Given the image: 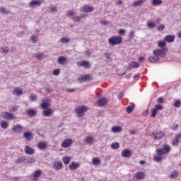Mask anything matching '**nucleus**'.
Masks as SVG:
<instances>
[{"instance_id": "nucleus-27", "label": "nucleus", "mask_w": 181, "mask_h": 181, "mask_svg": "<svg viewBox=\"0 0 181 181\" xmlns=\"http://www.w3.org/2000/svg\"><path fill=\"white\" fill-rule=\"evenodd\" d=\"M163 136H165V133H163V132H156V136H154V139L156 140L162 139Z\"/></svg>"}, {"instance_id": "nucleus-46", "label": "nucleus", "mask_w": 181, "mask_h": 181, "mask_svg": "<svg viewBox=\"0 0 181 181\" xmlns=\"http://www.w3.org/2000/svg\"><path fill=\"white\" fill-rule=\"evenodd\" d=\"M178 143H179V140H178L177 138L175 136V138L173 139L172 144H173V146H177V144H178Z\"/></svg>"}, {"instance_id": "nucleus-42", "label": "nucleus", "mask_w": 181, "mask_h": 181, "mask_svg": "<svg viewBox=\"0 0 181 181\" xmlns=\"http://www.w3.org/2000/svg\"><path fill=\"white\" fill-rule=\"evenodd\" d=\"M72 21L73 22H80V21H81V17L78 16H74L72 17Z\"/></svg>"}, {"instance_id": "nucleus-4", "label": "nucleus", "mask_w": 181, "mask_h": 181, "mask_svg": "<svg viewBox=\"0 0 181 181\" xmlns=\"http://www.w3.org/2000/svg\"><path fill=\"white\" fill-rule=\"evenodd\" d=\"M165 52H168L166 48L155 49L153 52V54L157 57H165L166 56Z\"/></svg>"}, {"instance_id": "nucleus-17", "label": "nucleus", "mask_w": 181, "mask_h": 181, "mask_svg": "<svg viewBox=\"0 0 181 181\" xmlns=\"http://www.w3.org/2000/svg\"><path fill=\"white\" fill-rule=\"evenodd\" d=\"M80 167V164L76 162H72L71 165H69V168L71 170H76Z\"/></svg>"}, {"instance_id": "nucleus-15", "label": "nucleus", "mask_w": 181, "mask_h": 181, "mask_svg": "<svg viewBox=\"0 0 181 181\" xmlns=\"http://www.w3.org/2000/svg\"><path fill=\"white\" fill-rule=\"evenodd\" d=\"M54 169H56V170H60L63 168V163L62 161L54 162L53 164Z\"/></svg>"}, {"instance_id": "nucleus-49", "label": "nucleus", "mask_w": 181, "mask_h": 181, "mask_svg": "<svg viewBox=\"0 0 181 181\" xmlns=\"http://www.w3.org/2000/svg\"><path fill=\"white\" fill-rule=\"evenodd\" d=\"M49 12L51 13H56V12H57V7H56V6H51Z\"/></svg>"}, {"instance_id": "nucleus-48", "label": "nucleus", "mask_w": 181, "mask_h": 181, "mask_svg": "<svg viewBox=\"0 0 181 181\" xmlns=\"http://www.w3.org/2000/svg\"><path fill=\"white\" fill-rule=\"evenodd\" d=\"M154 109H156L157 111H162V110H163V106L161 105H156Z\"/></svg>"}, {"instance_id": "nucleus-1", "label": "nucleus", "mask_w": 181, "mask_h": 181, "mask_svg": "<svg viewBox=\"0 0 181 181\" xmlns=\"http://www.w3.org/2000/svg\"><path fill=\"white\" fill-rule=\"evenodd\" d=\"M88 110L86 106L82 105L75 108V112L76 113L77 118H83L84 117V112Z\"/></svg>"}, {"instance_id": "nucleus-11", "label": "nucleus", "mask_w": 181, "mask_h": 181, "mask_svg": "<svg viewBox=\"0 0 181 181\" xmlns=\"http://www.w3.org/2000/svg\"><path fill=\"white\" fill-rule=\"evenodd\" d=\"M139 63L132 62V63L129 64V65L126 68V70L129 71L132 70V69H138L139 67Z\"/></svg>"}, {"instance_id": "nucleus-28", "label": "nucleus", "mask_w": 181, "mask_h": 181, "mask_svg": "<svg viewBox=\"0 0 181 181\" xmlns=\"http://www.w3.org/2000/svg\"><path fill=\"white\" fill-rule=\"evenodd\" d=\"M27 115H28V117H30V118H32L33 117H35L36 115V110H35L33 109L28 110Z\"/></svg>"}, {"instance_id": "nucleus-9", "label": "nucleus", "mask_w": 181, "mask_h": 181, "mask_svg": "<svg viewBox=\"0 0 181 181\" xmlns=\"http://www.w3.org/2000/svg\"><path fill=\"white\" fill-rule=\"evenodd\" d=\"M23 130V126L21 124L14 125L12 128V131L16 134H22Z\"/></svg>"}, {"instance_id": "nucleus-18", "label": "nucleus", "mask_w": 181, "mask_h": 181, "mask_svg": "<svg viewBox=\"0 0 181 181\" xmlns=\"http://www.w3.org/2000/svg\"><path fill=\"white\" fill-rule=\"evenodd\" d=\"M93 11H94V7L88 5H84L82 8L83 12H93Z\"/></svg>"}, {"instance_id": "nucleus-55", "label": "nucleus", "mask_w": 181, "mask_h": 181, "mask_svg": "<svg viewBox=\"0 0 181 181\" xmlns=\"http://www.w3.org/2000/svg\"><path fill=\"white\" fill-rule=\"evenodd\" d=\"M35 162H36V160L33 158H30L28 159V163H30V165H33V163H35Z\"/></svg>"}, {"instance_id": "nucleus-26", "label": "nucleus", "mask_w": 181, "mask_h": 181, "mask_svg": "<svg viewBox=\"0 0 181 181\" xmlns=\"http://www.w3.org/2000/svg\"><path fill=\"white\" fill-rule=\"evenodd\" d=\"M66 62H67V58L64 57H59L57 60L58 64H61L63 66V64H66Z\"/></svg>"}, {"instance_id": "nucleus-52", "label": "nucleus", "mask_w": 181, "mask_h": 181, "mask_svg": "<svg viewBox=\"0 0 181 181\" xmlns=\"http://www.w3.org/2000/svg\"><path fill=\"white\" fill-rule=\"evenodd\" d=\"M158 32H163V30H165V25L163 24L160 25L158 28Z\"/></svg>"}, {"instance_id": "nucleus-53", "label": "nucleus", "mask_w": 181, "mask_h": 181, "mask_svg": "<svg viewBox=\"0 0 181 181\" xmlns=\"http://www.w3.org/2000/svg\"><path fill=\"white\" fill-rule=\"evenodd\" d=\"M118 33L121 36H124L127 33V31L124 29H120V30H119Z\"/></svg>"}, {"instance_id": "nucleus-51", "label": "nucleus", "mask_w": 181, "mask_h": 181, "mask_svg": "<svg viewBox=\"0 0 181 181\" xmlns=\"http://www.w3.org/2000/svg\"><path fill=\"white\" fill-rule=\"evenodd\" d=\"M36 100H37V95H33V94L30 95V101H36Z\"/></svg>"}, {"instance_id": "nucleus-22", "label": "nucleus", "mask_w": 181, "mask_h": 181, "mask_svg": "<svg viewBox=\"0 0 181 181\" xmlns=\"http://www.w3.org/2000/svg\"><path fill=\"white\" fill-rule=\"evenodd\" d=\"M85 142L86 145H93L94 144V137L87 136L85 139Z\"/></svg>"}, {"instance_id": "nucleus-5", "label": "nucleus", "mask_w": 181, "mask_h": 181, "mask_svg": "<svg viewBox=\"0 0 181 181\" xmlns=\"http://www.w3.org/2000/svg\"><path fill=\"white\" fill-rule=\"evenodd\" d=\"M1 117L4 119H8V121H12L15 119V115L9 112H2L1 114Z\"/></svg>"}, {"instance_id": "nucleus-59", "label": "nucleus", "mask_w": 181, "mask_h": 181, "mask_svg": "<svg viewBox=\"0 0 181 181\" xmlns=\"http://www.w3.org/2000/svg\"><path fill=\"white\" fill-rule=\"evenodd\" d=\"M30 40H32L33 43H36L37 42V37L36 36H31Z\"/></svg>"}, {"instance_id": "nucleus-6", "label": "nucleus", "mask_w": 181, "mask_h": 181, "mask_svg": "<svg viewBox=\"0 0 181 181\" xmlns=\"http://www.w3.org/2000/svg\"><path fill=\"white\" fill-rule=\"evenodd\" d=\"M45 0H32L29 4V8H35V6H40L42 5V3Z\"/></svg>"}, {"instance_id": "nucleus-25", "label": "nucleus", "mask_w": 181, "mask_h": 181, "mask_svg": "<svg viewBox=\"0 0 181 181\" xmlns=\"http://www.w3.org/2000/svg\"><path fill=\"white\" fill-rule=\"evenodd\" d=\"M165 40L168 43H172L175 42V35H167L165 38Z\"/></svg>"}, {"instance_id": "nucleus-58", "label": "nucleus", "mask_w": 181, "mask_h": 181, "mask_svg": "<svg viewBox=\"0 0 181 181\" xmlns=\"http://www.w3.org/2000/svg\"><path fill=\"white\" fill-rule=\"evenodd\" d=\"M154 159L155 160H156V162H158V163L162 162V158L160 156H157L154 157Z\"/></svg>"}, {"instance_id": "nucleus-8", "label": "nucleus", "mask_w": 181, "mask_h": 181, "mask_svg": "<svg viewBox=\"0 0 181 181\" xmlns=\"http://www.w3.org/2000/svg\"><path fill=\"white\" fill-rule=\"evenodd\" d=\"M71 145H73V140L71 139L64 140L62 144V148H70Z\"/></svg>"}, {"instance_id": "nucleus-29", "label": "nucleus", "mask_w": 181, "mask_h": 181, "mask_svg": "<svg viewBox=\"0 0 181 181\" xmlns=\"http://www.w3.org/2000/svg\"><path fill=\"white\" fill-rule=\"evenodd\" d=\"M111 131L112 132H114V134H117V132H121V131H122V127L119 126H114L112 127Z\"/></svg>"}, {"instance_id": "nucleus-64", "label": "nucleus", "mask_w": 181, "mask_h": 181, "mask_svg": "<svg viewBox=\"0 0 181 181\" xmlns=\"http://www.w3.org/2000/svg\"><path fill=\"white\" fill-rule=\"evenodd\" d=\"M100 23H101V25H104V26H106V25H108V21H101L100 22Z\"/></svg>"}, {"instance_id": "nucleus-62", "label": "nucleus", "mask_w": 181, "mask_h": 181, "mask_svg": "<svg viewBox=\"0 0 181 181\" xmlns=\"http://www.w3.org/2000/svg\"><path fill=\"white\" fill-rule=\"evenodd\" d=\"M74 15H75V13H74V11H69V12H68V16H74Z\"/></svg>"}, {"instance_id": "nucleus-2", "label": "nucleus", "mask_w": 181, "mask_h": 181, "mask_svg": "<svg viewBox=\"0 0 181 181\" xmlns=\"http://www.w3.org/2000/svg\"><path fill=\"white\" fill-rule=\"evenodd\" d=\"M108 43L110 46H115L122 43V37L121 36H112L108 39Z\"/></svg>"}, {"instance_id": "nucleus-43", "label": "nucleus", "mask_w": 181, "mask_h": 181, "mask_svg": "<svg viewBox=\"0 0 181 181\" xmlns=\"http://www.w3.org/2000/svg\"><path fill=\"white\" fill-rule=\"evenodd\" d=\"M2 52V54H8V53H9V48L8 47H6L4 49V47L1 48Z\"/></svg>"}, {"instance_id": "nucleus-3", "label": "nucleus", "mask_w": 181, "mask_h": 181, "mask_svg": "<svg viewBox=\"0 0 181 181\" xmlns=\"http://www.w3.org/2000/svg\"><path fill=\"white\" fill-rule=\"evenodd\" d=\"M169 152H170V146H169L168 144L164 145L163 148L156 150V153L159 156H163V155H168Z\"/></svg>"}, {"instance_id": "nucleus-10", "label": "nucleus", "mask_w": 181, "mask_h": 181, "mask_svg": "<svg viewBox=\"0 0 181 181\" xmlns=\"http://www.w3.org/2000/svg\"><path fill=\"white\" fill-rule=\"evenodd\" d=\"M122 156L123 158H131L132 156V153L128 148H125L122 151Z\"/></svg>"}, {"instance_id": "nucleus-34", "label": "nucleus", "mask_w": 181, "mask_h": 181, "mask_svg": "<svg viewBox=\"0 0 181 181\" xmlns=\"http://www.w3.org/2000/svg\"><path fill=\"white\" fill-rule=\"evenodd\" d=\"M162 0H152V5L153 6H159L160 5H162Z\"/></svg>"}, {"instance_id": "nucleus-23", "label": "nucleus", "mask_w": 181, "mask_h": 181, "mask_svg": "<svg viewBox=\"0 0 181 181\" xmlns=\"http://www.w3.org/2000/svg\"><path fill=\"white\" fill-rule=\"evenodd\" d=\"M37 146L40 151H45L47 148V144L45 141H41L38 144Z\"/></svg>"}, {"instance_id": "nucleus-57", "label": "nucleus", "mask_w": 181, "mask_h": 181, "mask_svg": "<svg viewBox=\"0 0 181 181\" xmlns=\"http://www.w3.org/2000/svg\"><path fill=\"white\" fill-rule=\"evenodd\" d=\"M54 76H59L60 74V69H54L53 71Z\"/></svg>"}, {"instance_id": "nucleus-63", "label": "nucleus", "mask_w": 181, "mask_h": 181, "mask_svg": "<svg viewBox=\"0 0 181 181\" xmlns=\"http://www.w3.org/2000/svg\"><path fill=\"white\" fill-rule=\"evenodd\" d=\"M163 101H165V100L163 97H160L158 99V103H160V104H163Z\"/></svg>"}, {"instance_id": "nucleus-50", "label": "nucleus", "mask_w": 181, "mask_h": 181, "mask_svg": "<svg viewBox=\"0 0 181 181\" xmlns=\"http://www.w3.org/2000/svg\"><path fill=\"white\" fill-rule=\"evenodd\" d=\"M59 41L61 42V43H63V44L69 43V42H70V40H69L67 37H62L60 39Z\"/></svg>"}, {"instance_id": "nucleus-38", "label": "nucleus", "mask_w": 181, "mask_h": 181, "mask_svg": "<svg viewBox=\"0 0 181 181\" xmlns=\"http://www.w3.org/2000/svg\"><path fill=\"white\" fill-rule=\"evenodd\" d=\"M34 57L37 60H42V59H43V54L36 53L34 54Z\"/></svg>"}, {"instance_id": "nucleus-13", "label": "nucleus", "mask_w": 181, "mask_h": 181, "mask_svg": "<svg viewBox=\"0 0 181 181\" xmlns=\"http://www.w3.org/2000/svg\"><path fill=\"white\" fill-rule=\"evenodd\" d=\"M24 151L26 155H33V153H35V149L32 148L29 146H25Z\"/></svg>"}, {"instance_id": "nucleus-61", "label": "nucleus", "mask_w": 181, "mask_h": 181, "mask_svg": "<svg viewBox=\"0 0 181 181\" xmlns=\"http://www.w3.org/2000/svg\"><path fill=\"white\" fill-rule=\"evenodd\" d=\"M10 112H16V111H18V107H13L11 109H9Z\"/></svg>"}, {"instance_id": "nucleus-54", "label": "nucleus", "mask_w": 181, "mask_h": 181, "mask_svg": "<svg viewBox=\"0 0 181 181\" xmlns=\"http://www.w3.org/2000/svg\"><path fill=\"white\" fill-rule=\"evenodd\" d=\"M132 111H134V107L132 106H128L127 107V114H131V112H132Z\"/></svg>"}, {"instance_id": "nucleus-12", "label": "nucleus", "mask_w": 181, "mask_h": 181, "mask_svg": "<svg viewBox=\"0 0 181 181\" xmlns=\"http://www.w3.org/2000/svg\"><path fill=\"white\" fill-rule=\"evenodd\" d=\"M134 177L137 180H144L145 179V173L144 172H138L134 175Z\"/></svg>"}, {"instance_id": "nucleus-19", "label": "nucleus", "mask_w": 181, "mask_h": 181, "mask_svg": "<svg viewBox=\"0 0 181 181\" xmlns=\"http://www.w3.org/2000/svg\"><path fill=\"white\" fill-rule=\"evenodd\" d=\"M42 176V170H37L33 173V180L37 181V179H39Z\"/></svg>"}, {"instance_id": "nucleus-33", "label": "nucleus", "mask_w": 181, "mask_h": 181, "mask_svg": "<svg viewBox=\"0 0 181 181\" xmlns=\"http://www.w3.org/2000/svg\"><path fill=\"white\" fill-rule=\"evenodd\" d=\"M159 57H148V62H151V63H156L159 62Z\"/></svg>"}, {"instance_id": "nucleus-32", "label": "nucleus", "mask_w": 181, "mask_h": 181, "mask_svg": "<svg viewBox=\"0 0 181 181\" xmlns=\"http://www.w3.org/2000/svg\"><path fill=\"white\" fill-rule=\"evenodd\" d=\"M92 163L95 166H98V165H100V163H101V160L98 158H94L92 160Z\"/></svg>"}, {"instance_id": "nucleus-47", "label": "nucleus", "mask_w": 181, "mask_h": 181, "mask_svg": "<svg viewBox=\"0 0 181 181\" xmlns=\"http://www.w3.org/2000/svg\"><path fill=\"white\" fill-rule=\"evenodd\" d=\"M158 114V110L155 109V107L151 111V117L152 118H155L156 117V115Z\"/></svg>"}, {"instance_id": "nucleus-35", "label": "nucleus", "mask_w": 181, "mask_h": 181, "mask_svg": "<svg viewBox=\"0 0 181 181\" xmlns=\"http://www.w3.org/2000/svg\"><path fill=\"white\" fill-rule=\"evenodd\" d=\"M142 4H144V0H138L136 1L133 3V4L132 5V6H141V5H142Z\"/></svg>"}, {"instance_id": "nucleus-41", "label": "nucleus", "mask_w": 181, "mask_h": 181, "mask_svg": "<svg viewBox=\"0 0 181 181\" xmlns=\"http://www.w3.org/2000/svg\"><path fill=\"white\" fill-rule=\"evenodd\" d=\"M0 12H1V13H4V15H8V13H9V11H8L6 10V8H4V7H1V8H0Z\"/></svg>"}, {"instance_id": "nucleus-40", "label": "nucleus", "mask_w": 181, "mask_h": 181, "mask_svg": "<svg viewBox=\"0 0 181 181\" xmlns=\"http://www.w3.org/2000/svg\"><path fill=\"white\" fill-rule=\"evenodd\" d=\"M158 47L163 48L166 46V42L165 41H158Z\"/></svg>"}, {"instance_id": "nucleus-56", "label": "nucleus", "mask_w": 181, "mask_h": 181, "mask_svg": "<svg viewBox=\"0 0 181 181\" xmlns=\"http://www.w3.org/2000/svg\"><path fill=\"white\" fill-rule=\"evenodd\" d=\"M23 162H25V158H18L16 160V163H23Z\"/></svg>"}, {"instance_id": "nucleus-44", "label": "nucleus", "mask_w": 181, "mask_h": 181, "mask_svg": "<svg viewBox=\"0 0 181 181\" xmlns=\"http://www.w3.org/2000/svg\"><path fill=\"white\" fill-rule=\"evenodd\" d=\"M180 106H181L180 100H175V102L174 103V107H175L176 108H179V107H180Z\"/></svg>"}, {"instance_id": "nucleus-21", "label": "nucleus", "mask_w": 181, "mask_h": 181, "mask_svg": "<svg viewBox=\"0 0 181 181\" xmlns=\"http://www.w3.org/2000/svg\"><path fill=\"white\" fill-rule=\"evenodd\" d=\"M77 65L78 66V67H86V69H87L88 67H90V63L87 61L78 62Z\"/></svg>"}, {"instance_id": "nucleus-20", "label": "nucleus", "mask_w": 181, "mask_h": 181, "mask_svg": "<svg viewBox=\"0 0 181 181\" xmlns=\"http://www.w3.org/2000/svg\"><path fill=\"white\" fill-rule=\"evenodd\" d=\"M91 78V76L90 75H83L81 77L78 78V80L81 83H84V81H88Z\"/></svg>"}, {"instance_id": "nucleus-60", "label": "nucleus", "mask_w": 181, "mask_h": 181, "mask_svg": "<svg viewBox=\"0 0 181 181\" xmlns=\"http://www.w3.org/2000/svg\"><path fill=\"white\" fill-rule=\"evenodd\" d=\"M134 36H135V32L134 30H132L129 34V37H130V39H132Z\"/></svg>"}, {"instance_id": "nucleus-16", "label": "nucleus", "mask_w": 181, "mask_h": 181, "mask_svg": "<svg viewBox=\"0 0 181 181\" xmlns=\"http://www.w3.org/2000/svg\"><path fill=\"white\" fill-rule=\"evenodd\" d=\"M23 137L27 140V141H32V138H33V134H32L30 132H25L23 134Z\"/></svg>"}, {"instance_id": "nucleus-45", "label": "nucleus", "mask_w": 181, "mask_h": 181, "mask_svg": "<svg viewBox=\"0 0 181 181\" xmlns=\"http://www.w3.org/2000/svg\"><path fill=\"white\" fill-rule=\"evenodd\" d=\"M156 25L155 24V23L150 21L147 23V26L148 28H149L150 29H152L153 28H155Z\"/></svg>"}, {"instance_id": "nucleus-30", "label": "nucleus", "mask_w": 181, "mask_h": 181, "mask_svg": "<svg viewBox=\"0 0 181 181\" xmlns=\"http://www.w3.org/2000/svg\"><path fill=\"white\" fill-rule=\"evenodd\" d=\"M0 127L2 128V129H6L9 127V123H8L6 121L2 120L0 123Z\"/></svg>"}, {"instance_id": "nucleus-37", "label": "nucleus", "mask_w": 181, "mask_h": 181, "mask_svg": "<svg viewBox=\"0 0 181 181\" xmlns=\"http://www.w3.org/2000/svg\"><path fill=\"white\" fill-rule=\"evenodd\" d=\"M177 176H179V173H177V171L174 170L171 175H170V177L171 179H176V177H177Z\"/></svg>"}, {"instance_id": "nucleus-31", "label": "nucleus", "mask_w": 181, "mask_h": 181, "mask_svg": "<svg viewBox=\"0 0 181 181\" xmlns=\"http://www.w3.org/2000/svg\"><path fill=\"white\" fill-rule=\"evenodd\" d=\"M22 93H23V90L20 89L19 88H16L13 90V94H16L17 95H21Z\"/></svg>"}, {"instance_id": "nucleus-24", "label": "nucleus", "mask_w": 181, "mask_h": 181, "mask_svg": "<svg viewBox=\"0 0 181 181\" xmlns=\"http://www.w3.org/2000/svg\"><path fill=\"white\" fill-rule=\"evenodd\" d=\"M107 98H103L98 100V105H99V107H103V106L105 105V104H107Z\"/></svg>"}, {"instance_id": "nucleus-14", "label": "nucleus", "mask_w": 181, "mask_h": 181, "mask_svg": "<svg viewBox=\"0 0 181 181\" xmlns=\"http://www.w3.org/2000/svg\"><path fill=\"white\" fill-rule=\"evenodd\" d=\"M53 114V110L51 108H47L42 111L44 117H50Z\"/></svg>"}, {"instance_id": "nucleus-7", "label": "nucleus", "mask_w": 181, "mask_h": 181, "mask_svg": "<svg viewBox=\"0 0 181 181\" xmlns=\"http://www.w3.org/2000/svg\"><path fill=\"white\" fill-rule=\"evenodd\" d=\"M50 103V99L49 98H45L42 100V103H41V108L42 110H45L47 108H49L50 107V105L49 104Z\"/></svg>"}, {"instance_id": "nucleus-39", "label": "nucleus", "mask_w": 181, "mask_h": 181, "mask_svg": "<svg viewBox=\"0 0 181 181\" xmlns=\"http://www.w3.org/2000/svg\"><path fill=\"white\" fill-rule=\"evenodd\" d=\"M111 148L112 149H118L119 148V143L115 142L111 144Z\"/></svg>"}, {"instance_id": "nucleus-36", "label": "nucleus", "mask_w": 181, "mask_h": 181, "mask_svg": "<svg viewBox=\"0 0 181 181\" xmlns=\"http://www.w3.org/2000/svg\"><path fill=\"white\" fill-rule=\"evenodd\" d=\"M70 160H71V157L65 156L62 158V161L65 165H69V163H70Z\"/></svg>"}]
</instances>
